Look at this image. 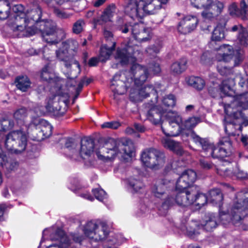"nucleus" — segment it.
Instances as JSON below:
<instances>
[{
    "label": "nucleus",
    "instance_id": "16",
    "mask_svg": "<svg viewBox=\"0 0 248 248\" xmlns=\"http://www.w3.org/2000/svg\"><path fill=\"white\" fill-rule=\"evenodd\" d=\"M14 13L13 17L9 20V25L11 26L12 30L15 32H19L21 34V31L26 29L27 21V11L25 12V9L21 4L14 5L12 8Z\"/></svg>",
    "mask_w": 248,
    "mask_h": 248
},
{
    "label": "nucleus",
    "instance_id": "27",
    "mask_svg": "<svg viewBox=\"0 0 248 248\" xmlns=\"http://www.w3.org/2000/svg\"><path fill=\"white\" fill-rule=\"evenodd\" d=\"M52 126L44 120H39L36 125V132H38L35 137L37 140H40L48 137L52 133Z\"/></svg>",
    "mask_w": 248,
    "mask_h": 248
},
{
    "label": "nucleus",
    "instance_id": "18",
    "mask_svg": "<svg viewBox=\"0 0 248 248\" xmlns=\"http://www.w3.org/2000/svg\"><path fill=\"white\" fill-rule=\"evenodd\" d=\"M138 47L137 46H133L128 43L124 48L117 49L115 58L122 64L133 62L136 60V53H139Z\"/></svg>",
    "mask_w": 248,
    "mask_h": 248
},
{
    "label": "nucleus",
    "instance_id": "22",
    "mask_svg": "<svg viewBox=\"0 0 248 248\" xmlns=\"http://www.w3.org/2000/svg\"><path fill=\"white\" fill-rule=\"evenodd\" d=\"M233 104H235L233 108L237 109L238 113L243 114L246 112L248 116V92L236 95L230 104H224L223 106L232 107Z\"/></svg>",
    "mask_w": 248,
    "mask_h": 248
},
{
    "label": "nucleus",
    "instance_id": "11",
    "mask_svg": "<svg viewBox=\"0 0 248 248\" xmlns=\"http://www.w3.org/2000/svg\"><path fill=\"white\" fill-rule=\"evenodd\" d=\"M217 219L215 216L211 215L205 216L200 225L194 221L189 223L187 226L182 228L183 231H186V234L190 237L199 234L200 229H203L207 232L212 231L217 226Z\"/></svg>",
    "mask_w": 248,
    "mask_h": 248
},
{
    "label": "nucleus",
    "instance_id": "50",
    "mask_svg": "<svg viewBox=\"0 0 248 248\" xmlns=\"http://www.w3.org/2000/svg\"><path fill=\"white\" fill-rule=\"evenodd\" d=\"M92 192L96 199L101 202H103L107 199V195L106 192L101 188H96L93 189Z\"/></svg>",
    "mask_w": 248,
    "mask_h": 248
},
{
    "label": "nucleus",
    "instance_id": "12",
    "mask_svg": "<svg viewBox=\"0 0 248 248\" xmlns=\"http://www.w3.org/2000/svg\"><path fill=\"white\" fill-rule=\"evenodd\" d=\"M218 51L216 55V59L218 62H229L234 59L235 66L238 65L243 59V51L241 49L234 50L232 47L228 45L221 46L218 49Z\"/></svg>",
    "mask_w": 248,
    "mask_h": 248
},
{
    "label": "nucleus",
    "instance_id": "5",
    "mask_svg": "<svg viewBox=\"0 0 248 248\" xmlns=\"http://www.w3.org/2000/svg\"><path fill=\"white\" fill-rule=\"evenodd\" d=\"M235 104L232 107H224L226 113L225 117V131L229 136L239 135L242 130V125H248V114L238 113L234 108Z\"/></svg>",
    "mask_w": 248,
    "mask_h": 248
},
{
    "label": "nucleus",
    "instance_id": "8",
    "mask_svg": "<svg viewBox=\"0 0 248 248\" xmlns=\"http://www.w3.org/2000/svg\"><path fill=\"white\" fill-rule=\"evenodd\" d=\"M141 160L146 167L158 169L164 165L166 157L163 152L155 148H150L142 153Z\"/></svg>",
    "mask_w": 248,
    "mask_h": 248
},
{
    "label": "nucleus",
    "instance_id": "51",
    "mask_svg": "<svg viewBox=\"0 0 248 248\" xmlns=\"http://www.w3.org/2000/svg\"><path fill=\"white\" fill-rule=\"evenodd\" d=\"M65 146L67 149L71 151V155L72 156V157L74 159H77L76 157L77 150L75 149L76 144L74 142L73 140L71 138L67 139L66 140Z\"/></svg>",
    "mask_w": 248,
    "mask_h": 248
},
{
    "label": "nucleus",
    "instance_id": "53",
    "mask_svg": "<svg viewBox=\"0 0 248 248\" xmlns=\"http://www.w3.org/2000/svg\"><path fill=\"white\" fill-rule=\"evenodd\" d=\"M27 115V110L25 108L17 109L14 114V117L16 120H22Z\"/></svg>",
    "mask_w": 248,
    "mask_h": 248
},
{
    "label": "nucleus",
    "instance_id": "33",
    "mask_svg": "<svg viewBox=\"0 0 248 248\" xmlns=\"http://www.w3.org/2000/svg\"><path fill=\"white\" fill-rule=\"evenodd\" d=\"M116 42H112V45L109 46L108 44L103 45L100 48L99 56V61L104 62L108 60L114 50Z\"/></svg>",
    "mask_w": 248,
    "mask_h": 248
},
{
    "label": "nucleus",
    "instance_id": "57",
    "mask_svg": "<svg viewBox=\"0 0 248 248\" xmlns=\"http://www.w3.org/2000/svg\"><path fill=\"white\" fill-rule=\"evenodd\" d=\"M200 164L202 168L205 170H209L213 167V164L210 162L207 158H202L200 160Z\"/></svg>",
    "mask_w": 248,
    "mask_h": 248
},
{
    "label": "nucleus",
    "instance_id": "21",
    "mask_svg": "<svg viewBox=\"0 0 248 248\" xmlns=\"http://www.w3.org/2000/svg\"><path fill=\"white\" fill-rule=\"evenodd\" d=\"M167 2L168 0H140V4L145 16L156 14Z\"/></svg>",
    "mask_w": 248,
    "mask_h": 248
},
{
    "label": "nucleus",
    "instance_id": "29",
    "mask_svg": "<svg viewBox=\"0 0 248 248\" xmlns=\"http://www.w3.org/2000/svg\"><path fill=\"white\" fill-rule=\"evenodd\" d=\"M230 14L232 16L240 17L243 20L248 19L247 4L244 0H242L240 2V9L237 8L235 3H232L229 7Z\"/></svg>",
    "mask_w": 248,
    "mask_h": 248
},
{
    "label": "nucleus",
    "instance_id": "52",
    "mask_svg": "<svg viewBox=\"0 0 248 248\" xmlns=\"http://www.w3.org/2000/svg\"><path fill=\"white\" fill-rule=\"evenodd\" d=\"M55 15L59 18L62 19H67L70 18L73 15V13H69L60 9L55 8L54 10Z\"/></svg>",
    "mask_w": 248,
    "mask_h": 248
},
{
    "label": "nucleus",
    "instance_id": "25",
    "mask_svg": "<svg viewBox=\"0 0 248 248\" xmlns=\"http://www.w3.org/2000/svg\"><path fill=\"white\" fill-rule=\"evenodd\" d=\"M125 13L132 19H141L144 16L140 0H129L125 8Z\"/></svg>",
    "mask_w": 248,
    "mask_h": 248
},
{
    "label": "nucleus",
    "instance_id": "7",
    "mask_svg": "<svg viewBox=\"0 0 248 248\" xmlns=\"http://www.w3.org/2000/svg\"><path fill=\"white\" fill-rule=\"evenodd\" d=\"M197 191H193V188L188 189H177L175 186V191L173 195H169L163 202L162 207L164 210H168L170 207L177 204L181 206H188L194 203Z\"/></svg>",
    "mask_w": 248,
    "mask_h": 248
},
{
    "label": "nucleus",
    "instance_id": "61",
    "mask_svg": "<svg viewBox=\"0 0 248 248\" xmlns=\"http://www.w3.org/2000/svg\"><path fill=\"white\" fill-rule=\"evenodd\" d=\"M217 69L218 72L221 75H226L229 74L231 73V69L228 68L226 66H224L223 67L220 66L219 64L217 66Z\"/></svg>",
    "mask_w": 248,
    "mask_h": 248
},
{
    "label": "nucleus",
    "instance_id": "60",
    "mask_svg": "<svg viewBox=\"0 0 248 248\" xmlns=\"http://www.w3.org/2000/svg\"><path fill=\"white\" fill-rule=\"evenodd\" d=\"M235 176L238 179H243L247 178V174L243 170H240L239 169H237L235 171H232V176Z\"/></svg>",
    "mask_w": 248,
    "mask_h": 248
},
{
    "label": "nucleus",
    "instance_id": "63",
    "mask_svg": "<svg viewBox=\"0 0 248 248\" xmlns=\"http://www.w3.org/2000/svg\"><path fill=\"white\" fill-rule=\"evenodd\" d=\"M150 69L153 71L154 74H157L161 71L159 64L155 63L150 65Z\"/></svg>",
    "mask_w": 248,
    "mask_h": 248
},
{
    "label": "nucleus",
    "instance_id": "6",
    "mask_svg": "<svg viewBox=\"0 0 248 248\" xmlns=\"http://www.w3.org/2000/svg\"><path fill=\"white\" fill-rule=\"evenodd\" d=\"M78 47V43L74 40H68L63 42L61 46L56 51V55L58 59L63 61L65 66L67 68H73L75 71V75L71 76L69 78L73 79L80 72L79 64L75 60L73 56L76 52Z\"/></svg>",
    "mask_w": 248,
    "mask_h": 248
},
{
    "label": "nucleus",
    "instance_id": "45",
    "mask_svg": "<svg viewBox=\"0 0 248 248\" xmlns=\"http://www.w3.org/2000/svg\"><path fill=\"white\" fill-rule=\"evenodd\" d=\"M191 4L197 8L209 9L213 0H190Z\"/></svg>",
    "mask_w": 248,
    "mask_h": 248
},
{
    "label": "nucleus",
    "instance_id": "2",
    "mask_svg": "<svg viewBox=\"0 0 248 248\" xmlns=\"http://www.w3.org/2000/svg\"><path fill=\"white\" fill-rule=\"evenodd\" d=\"M42 16L41 7L36 5L34 9L27 11L26 29L19 35L25 37L41 33L44 41L48 43L55 44L64 36L62 31H56L54 24L50 21H40Z\"/></svg>",
    "mask_w": 248,
    "mask_h": 248
},
{
    "label": "nucleus",
    "instance_id": "23",
    "mask_svg": "<svg viewBox=\"0 0 248 248\" xmlns=\"http://www.w3.org/2000/svg\"><path fill=\"white\" fill-rule=\"evenodd\" d=\"M197 179L196 173L192 170L185 171L179 177L176 183L177 189H186L194 183Z\"/></svg>",
    "mask_w": 248,
    "mask_h": 248
},
{
    "label": "nucleus",
    "instance_id": "49",
    "mask_svg": "<svg viewBox=\"0 0 248 248\" xmlns=\"http://www.w3.org/2000/svg\"><path fill=\"white\" fill-rule=\"evenodd\" d=\"M85 25L84 20L80 19L75 22L73 25L72 31L74 33L78 34L83 30V28Z\"/></svg>",
    "mask_w": 248,
    "mask_h": 248
},
{
    "label": "nucleus",
    "instance_id": "41",
    "mask_svg": "<svg viewBox=\"0 0 248 248\" xmlns=\"http://www.w3.org/2000/svg\"><path fill=\"white\" fill-rule=\"evenodd\" d=\"M193 191H197V193L193 197L195 198L194 202H195L196 205L200 208L201 206H203L208 202V197L205 194L200 193L198 194V189L196 186H192Z\"/></svg>",
    "mask_w": 248,
    "mask_h": 248
},
{
    "label": "nucleus",
    "instance_id": "56",
    "mask_svg": "<svg viewBox=\"0 0 248 248\" xmlns=\"http://www.w3.org/2000/svg\"><path fill=\"white\" fill-rule=\"evenodd\" d=\"M205 9V10L202 13V16L206 19H212L218 16L215 11L214 12L211 11L212 9L211 7L209 9Z\"/></svg>",
    "mask_w": 248,
    "mask_h": 248
},
{
    "label": "nucleus",
    "instance_id": "3",
    "mask_svg": "<svg viewBox=\"0 0 248 248\" xmlns=\"http://www.w3.org/2000/svg\"><path fill=\"white\" fill-rule=\"evenodd\" d=\"M95 154L98 159L103 161H107L120 155L125 161L128 162L135 155L134 145L129 140L124 142L110 140L95 151Z\"/></svg>",
    "mask_w": 248,
    "mask_h": 248
},
{
    "label": "nucleus",
    "instance_id": "44",
    "mask_svg": "<svg viewBox=\"0 0 248 248\" xmlns=\"http://www.w3.org/2000/svg\"><path fill=\"white\" fill-rule=\"evenodd\" d=\"M189 136L192 139L193 141L196 144L201 146L202 147L204 152L206 151V150H207V147L209 143H208L204 139L200 138L199 136L195 134L194 133L192 132H189Z\"/></svg>",
    "mask_w": 248,
    "mask_h": 248
},
{
    "label": "nucleus",
    "instance_id": "54",
    "mask_svg": "<svg viewBox=\"0 0 248 248\" xmlns=\"http://www.w3.org/2000/svg\"><path fill=\"white\" fill-rule=\"evenodd\" d=\"M210 7L214 10L217 15H219L222 12L224 5L222 2L216 0L214 3H212Z\"/></svg>",
    "mask_w": 248,
    "mask_h": 248
},
{
    "label": "nucleus",
    "instance_id": "38",
    "mask_svg": "<svg viewBox=\"0 0 248 248\" xmlns=\"http://www.w3.org/2000/svg\"><path fill=\"white\" fill-rule=\"evenodd\" d=\"M186 82L198 90H202L205 86V82L200 77H190L186 78Z\"/></svg>",
    "mask_w": 248,
    "mask_h": 248
},
{
    "label": "nucleus",
    "instance_id": "64",
    "mask_svg": "<svg viewBox=\"0 0 248 248\" xmlns=\"http://www.w3.org/2000/svg\"><path fill=\"white\" fill-rule=\"evenodd\" d=\"M83 84L84 81L83 80H81L80 82L78 83V87L76 89V93L74 98V100L78 98L80 92L81 91Z\"/></svg>",
    "mask_w": 248,
    "mask_h": 248
},
{
    "label": "nucleus",
    "instance_id": "20",
    "mask_svg": "<svg viewBox=\"0 0 248 248\" xmlns=\"http://www.w3.org/2000/svg\"><path fill=\"white\" fill-rule=\"evenodd\" d=\"M66 100L60 99L59 95H52L46 100V110L56 115H62L64 113V109H62V105H65Z\"/></svg>",
    "mask_w": 248,
    "mask_h": 248
},
{
    "label": "nucleus",
    "instance_id": "17",
    "mask_svg": "<svg viewBox=\"0 0 248 248\" xmlns=\"http://www.w3.org/2000/svg\"><path fill=\"white\" fill-rule=\"evenodd\" d=\"M235 82L233 77L230 79H224L221 84L213 83V86L208 88L209 93L213 97H223V95L227 96L226 98H229V96L233 95L234 93L233 87Z\"/></svg>",
    "mask_w": 248,
    "mask_h": 248
},
{
    "label": "nucleus",
    "instance_id": "35",
    "mask_svg": "<svg viewBox=\"0 0 248 248\" xmlns=\"http://www.w3.org/2000/svg\"><path fill=\"white\" fill-rule=\"evenodd\" d=\"M186 68V62L185 60H181L173 62L170 66V71L173 75H179L182 74Z\"/></svg>",
    "mask_w": 248,
    "mask_h": 248
},
{
    "label": "nucleus",
    "instance_id": "62",
    "mask_svg": "<svg viewBox=\"0 0 248 248\" xmlns=\"http://www.w3.org/2000/svg\"><path fill=\"white\" fill-rule=\"evenodd\" d=\"M210 54L209 52H204L201 56V62L203 64H207L210 62Z\"/></svg>",
    "mask_w": 248,
    "mask_h": 248
},
{
    "label": "nucleus",
    "instance_id": "14",
    "mask_svg": "<svg viewBox=\"0 0 248 248\" xmlns=\"http://www.w3.org/2000/svg\"><path fill=\"white\" fill-rule=\"evenodd\" d=\"M118 29L123 33H127L129 29L134 38L137 41L142 43L149 40L151 37V31L145 29L142 24H135L132 26L127 23H119Z\"/></svg>",
    "mask_w": 248,
    "mask_h": 248
},
{
    "label": "nucleus",
    "instance_id": "32",
    "mask_svg": "<svg viewBox=\"0 0 248 248\" xmlns=\"http://www.w3.org/2000/svg\"><path fill=\"white\" fill-rule=\"evenodd\" d=\"M56 238L51 237L52 240H60L61 242L60 245L52 244L47 247V248H68L70 246V243L67 240L66 236L64 235L63 232L61 229H58L56 231Z\"/></svg>",
    "mask_w": 248,
    "mask_h": 248
},
{
    "label": "nucleus",
    "instance_id": "59",
    "mask_svg": "<svg viewBox=\"0 0 248 248\" xmlns=\"http://www.w3.org/2000/svg\"><path fill=\"white\" fill-rule=\"evenodd\" d=\"M120 126L119 123L116 122H105L101 125L103 128H109L112 129H117Z\"/></svg>",
    "mask_w": 248,
    "mask_h": 248
},
{
    "label": "nucleus",
    "instance_id": "9",
    "mask_svg": "<svg viewBox=\"0 0 248 248\" xmlns=\"http://www.w3.org/2000/svg\"><path fill=\"white\" fill-rule=\"evenodd\" d=\"M26 145V135L21 130L11 132L7 135L5 140L6 148L15 153H19L24 151Z\"/></svg>",
    "mask_w": 248,
    "mask_h": 248
},
{
    "label": "nucleus",
    "instance_id": "34",
    "mask_svg": "<svg viewBox=\"0 0 248 248\" xmlns=\"http://www.w3.org/2000/svg\"><path fill=\"white\" fill-rule=\"evenodd\" d=\"M208 199L209 202L220 206L223 200V195L220 189H214L209 192Z\"/></svg>",
    "mask_w": 248,
    "mask_h": 248
},
{
    "label": "nucleus",
    "instance_id": "55",
    "mask_svg": "<svg viewBox=\"0 0 248 248\" xmlns=\"http://www.w3.org/2000/svg\"><path fill=\"white\" fill-rule=\"evenodd\" d=\"M0 165L4 168L5 167L7 169H12L9 167V163L8 161L7 157L5 153L2 151L0 148Z\"/></svg>",
    "mask_w": 248,
    "mask_h": 248
},
{
    "label": "nucleus",
    "instance_id": "37",
    "mask_svg": "<svg viewBox=\"0 0 248 248\" xmlns=\"http://www.w3.org/2000/svg\"><path fill=\"white\" fill-rule=\"evenodd\" d=\"M10 3L7 0H0V19H7L10 14Z\"/></svg>",
    "mask_w": 248,
    "mask_h": 248
},
{
    "label": "nucleus",
    "instance_id": "15",
    "mask_svg": "<svg viewBox=\"0 0 248 248\" xmlns=\"http://www.w3.org/2000/svg\"><path fill=\"white\" fill-rule=\"evenodd\" d=\"M236 201L232 209V220L234 224L240 221L247 214L248 210V192L238 193L236 195Z\"/></svg>",
    "mask_w": 248,
    "mask_h": 248
},
{
    "label": "nucleus",
    "instance_id": "1",
    "mask_svg": "<svg viewBox=\"0 0 248 248\" xmlns=\"http://www.w3.org/2000/svg\"><path fill=\"white\" fill-rule=\"evenodd\" d=\"M149 72L148 69L139 64H134L130 71H124L116 74L111 81V86L113 91L118 94H123L133 82L135 88H132L130 92V98L133 101H139L147 97L149 94L153 93L157 99V86L153 87L151 85L144 87L141 86L148 79Z\"/></svg>",
    "mask_w": 248,
    "mask_h": 248
},
{
    "label": "nucleus",
    "instance_id": "10",
    "mask_svg": "<svg viewBox=\"0 0 248 248\" xmlns=\"http://www.w3.org/2000/svg\"><path fill=\"white\" fill-rule=\"evenodd\" d=\"M83 230L85 236L95 241L104 240L108 234V226L102 222L89 221L84 226Z\"/></svg>",
    "mask_w": 248,
    "mask_h": 248
},
{
    "label": "nucleus",
    "instance_id": "4",
    "mask_svg": "<svg viewBox=\"0 0 248 248\" xmlns=\"http://www.w3.org/2000/svg\"><path fill=\"white\" fill-rule=\"evenodd\" d=\"M168 126L165 128L166 123L161 125V129L167 136H177L181 133L188 135L185 130H190L200 122V119L197 117H191L183 121L182 117L175 111H170L167 115ZM191 132L189 131L188 132Z\"/></svg>",
    "mask_w": 248,
    "mask_h": 248
},
{
    "label": "nucleus",
    "instance_id": "58",
    "mask_svg": "<svg viewBox=\"0 0 248 248\" xmlns=\"http://www.w3.org/2000/svg\"><path fill=\"white\" fill-rule=\"evenodd\" d=\"M103 35L105 40L109 45L111 46L112 45V42H115L114 41L113 35L111 31L105 29L104 30Z\"/></svg>",
    "mask_w": 248,
    "mask_h": 248
},
{
    "label": "nucleus",
    "instance_id": "26",
    "mask_svg": "<svg viewBox=\"0 0 248 248\" xmlns=\"http://www.w3.org/2000/svg\"><path fill=\"white\" fill-rule=\"evenodd\" d=\"M198 22V19L196 16H187L180 21L178 30L182 33L187 34L196 28Z\"/></svg>",
    "mask_w": 248,
    "mask_h": 248
},
{
    "label": "nucleus",
    "instance_id": "36",
    "mask_svg": "<svg viewBox=\"0 0 248 248\" xmlns=\"http://www.w3.org/2000/svg\"><path fill=\"white\" fill-rule=\"evenodd\" d=\"M126 183L132 192H137L143 187V183L135 177H130L126 180Z\"/></svg>",
    "mask_w": 248,
    "mask_h": 248
},
{
    "label": "nucleus",
    "instance_id": "24",
    "mask_svg": "<svg viewBox=\"0 0 248 248\" xmlns=\"http://www.w3.org/2000/svg\"><path fill=\"white\" fill-rule=\"evenodd\" d=\"M94 142L90 139L83 138L81 140L80 147L79 151H77L76 157L77 159L80 157L83 159H88L93 153Z\"/></svg>",
    "mask_w": 248,
    "mask_h": 248
},
{
    "label": "nucleus",
    "instance_id": "30",
    "mask_svg": "<svg viewBox=\"0 0 248 248\" xmlns=\"http://www.w3.org/2000/svg\"><path fill=\"white\" fill-rule=\"evenodd\" d=\"M162 143L165 148L173 151L177 155H181L184 154L183 149L180 143L169 138H163Z\"/></svg>",
    "mask_w": 248,
    "mask_h": 248
},
{
    "label": "nucleus",
    "instance_id": "19",
    "mask_svg": "<svg viewBox=\"0 0 248 248\" xmlns=\"http://www.w3.org/2000/svg\"><path fill=\"white\" fill-rule=\"evenodd\" d=\"M174 182L168 177L158 180L151 189L152 194L156 198H161L166 192L172 188Z\"/></svg>",
    "mask_w": 248,
    "mask_h": 248
},
{
    "label": "nucleus",
    "instance_id": "40",
    "mask_svg": "<svg viewBox=\"0 0 248 248\" xmlns=\"http://www.w3.org/2000/svg\"><path fill=\"white\" fill-rule=\"evenodd\" d=\"M17 88L22 92H26L31 86V82L27 76H22L16 79Z\"/></svg>",
    "mask_w": 248,
    "mask_h": 248
},
{
    "label": "nucleus",
    "instance_id": "47",
    "mask_svg": "<svg viewBox=\"0 0 248 248\" xmlns=\"http://www.w3.org/2000/svg\"><path fill=\"white\" fill-rule=\"evenodd\" d=\"M231 77L233 78L234 81H235V79L236 80L241 87H247L248 84V76L247 75L239 74L235 77L232 74L230 76V77L227 79H230ZM234 82H235V81Z\"/></svg>",
    "mask_w": 248,
    "mask_h": 248
},
{
    "label": "nucleus",
    "instance_id": "13",
    "mask_svg": "<svg viewBox=\"0 0 248 248\" xmlns=\"http://www.w3.org/2000/svg\"><path fill=\"white\" fill-rule=\"evenodd\" d=\"M207 150L204 152L206 155H211L213 158H223L229 156L232 153V143L229 137L222 138L217 147L209 143Z\"/></svg>",
    "mask_w": 248,
    "mask_h": 248
},
{
    "label": "nucleus",
    "instance_id": "31",
    "mask_svg": "<svg viewBox=\"0 0 248 248\" xmlns=\"http://www.w3.org/2000/svg\"><path fill=\"white\" fill-rule=\"evenodd\" d=\"M231 31H239L237 41L238 43H239L242 47H245L248 45V33L246 31L245 29L242 27L241 25L239 24L233 26L232 28Z\"/></svg>",
    "mask_w": 248,
    "mask_h": 248
},
{
    "label": "nucleus",
    "instance_id": "46",
    "mask_svg": "<svg viewBox=\"0 0 248 248\" xmlns=\"http://www.w3.org/2000/svg\"><path fill=\"white\" fill-rule=\"evenodd\" d=\"M175 104L176 98L174 95L171 94H169L164 96L162 100V104L164 107L162 108H166V111L167 108H172L175 106Z\"/></svg>",
    "mask_w": 248,
    "mask_h": 248
},
{
    "label": "nucleus",
    "instance_id": "39",
    "mask_svg": "<svg viewBox=\"0 0 248 248\" xmlns=\"http://www.w3.org/2000/svg\"><path fill=\"white\" fill-rule=\"evenodd\" d=\"M113 16V12L111 10L108 8H107L100 18H96L93 20L94 25H102L104 23L110 21L111 17Z\"/></svg>",
    "mask_w": 248,
    "mask_h": 248
},
{
    "label": "nucleus",
    "instance_id": "28",
    "mask_svg": "<svg viewBox=\"0 0 248 248\" xmlns=\"http://www.w3.org/2000/svg\"><path fill=\"white\" fill-rule=\"evenodd\" d=\"M166 111V108H161L155 106L151 108L146 114V117L154 124H160L162 121L163 114Z\"/></svg>",
    "mask_w": 248,
    "mask_h": 248
},
{
    "label": "nucleus",
    "instance_id": "48",
    "mask_svg": "<svg viewBox=\"0 0 248 248\" xmlns=\"http://www.w3.org/2000/svg\"><path fill=\"white\" fill-rule=\"evenodd\" d=\"M217 173L223 176H231L232 174V170L228 167H226L224 164L219 165L217 168Z\"/></svg>",
    "mask_w": 248,
    "mask_h": 248
},
{
    "label": "nucleus",
    "instance_id": "43",
    "mask_svg": "<svg viewBox=\"0 0 248 248\" xmlns=\"http://www.w3.org/2000/svg\"><path fill=\"white\" fill-rule=\"evenodd\" d=\"M55 77L53 70L46 65L43 68L41 73V78L45 81L52 80Z\"/></svg>",
    "mask_w": 248,
    "mask_h": 248
},
{
    "label": "nucleus",
    "instance_id": "42",
    "mask_svg": "<svg viewBox=\"0 0 248 248\" xmlns=\"http://www.w3.org/2000/svg\"><path fill=\"white\" fill-rule=\"evenodd\" d=\"M224 28L220 25L214 29L211 37L212 41H220L224 38Z\"/></svg>",
    "mask_w": 248,
    "mask_h": 248
}]
</instances>
